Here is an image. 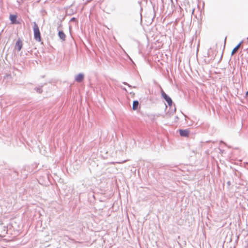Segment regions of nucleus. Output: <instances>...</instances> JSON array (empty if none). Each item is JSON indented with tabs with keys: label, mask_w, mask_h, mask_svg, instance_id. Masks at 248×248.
Instances as JSON below:
<instances>
[{
	"label": "nucleus",
	"mask_w": 248,
	"mask_h": 248,
	"mask_svg": "<svg viewBox=\"0 0 248 248\" xmlns=\"http://www.w3.org/2000/svg\"><path fill=\"white\" fill-rule=\"evenodd\" d=\"M33 32L34 39L38 42L41 41V33L38 28L37 24L35 23H33Z\"/></svg>",
	"instance_id": "f257e3e1"
},
{
	"label": "nucleus",
	"mask_w": 248,
	"mask_h": 248,
	"mask_svg": "<svg viewBox=\"0 0 248 248\" xmlns=\"http://www.w3.org/2000/svg\"><path fill=\"white\" fill-rule=\"evenodd\" d=\"M23 46V43L22 40L19 38L16 41L15 45V49H17L18 51L21 50Z\"/></svg>",
	"instance_id": "f03ea898"
},
{
	"label": "nucleus",
	"mask_w": 248,
	"mask_h": 248,
	"mask_svg": "<svg viewBox=\"0 0 248 248\" xmlns=\"http://www.w3.org/2000/svg\"><path fill=\"white\" fill-rule=\"evenodd\" d=\"M162 96L163 98L165 99V100L168 103L169 105L171 106L172 103L171 99L169 96H168L164 92L162 93Z\"/></svg>",
	"instance_id": "7ed1b4c3"
},
{
	"label": "nucleus",
	"mask_w": 248,
	"mask_h": 248,
	"mask_svg": "<svg viewBox=\"0 0 248 248\" xmlns=\"http://www.w3.org/2000/svg\"><path fill=\"white\" fill-rule=\"evenodd\" d=\"M180 135L182 137H187L189 136V131L188 130H180Z\"/></svg>",
	"instance_id": "20e7f679"
},
{
	"label": "nucleus",
	"mask_w": 248,
	"mask_h": 248,
	"mask_svg": "<svg viewBox=\"0 0 248 248\" xmlns=\"http://www.w3.org/2000/svg\"><path fill=\"white\" fill-rule=\"evenodd\" d=\"M84 78V75L82 73H80L76 77L75 80L78 82H80L83 80Z\"/></svg>",
	"instance_id": "39448f33"
},
{
	"label": "nucleus",
	"mask_w": 248,
	"mask_h": 248,
	"mask_svg": "<svg viewBox=\"0 0 248 248\" xmlns=\"http://www.w3.org/2000/svg\"><path fill=\"white\" fill-rule=\"evenodd\" d=\"M17 16L14 15H11L10 16V19L11 21V23L13 24H18V22L16 21Z\"/></svg>",
	"instance_id": "423d86ee"
},
{
	"label": "nucleus",
	"mask_w": 248,
	"mask_h": 248,
	"mask_svg": "<svg viewBox=\"0 0 248 248\" xmlns=\"http://www.w3.org/2000/svg\"><path fill=\"white\" fill-rule=\"evenodd\" d=\"M241 45V43H239L237 46H236L232 50V55H234L238 50Z\"/></svg>",
	"instance_id": "0eeeda50"
},
{
	"label": "nucleus",
	"mask_w": 248,
	"mask_h": 248,
	"mask_svg": "<svg viewBox=\"0 0 248 248\" xmlns=\"http://www.w3.org/2000/svg\"><path fill=\"white\" fill-rule=\"evenodd\" d=\"M59 36L61 39H62V40H65V35L63 31H60L59 32Z\"/></svg>",
	"instance_id": "6e6552de"
},
{
	"label": "nucleus",
	"mask_w": 248,
	"mask_h": 248,
	"mask_svg": "<svg viewBox=\"0 0 248 248\" xmlns=\"http://www.w3.org/2000/svg\"><path fill=\"white\" fill-rule=\"evenodd\" d=\"M139 106V102L138 101H134L133 103L132 108L133 110H136Z\"/></svg>",
	"instance_id": "1a4fd4ad"
}]
</instances>
